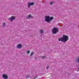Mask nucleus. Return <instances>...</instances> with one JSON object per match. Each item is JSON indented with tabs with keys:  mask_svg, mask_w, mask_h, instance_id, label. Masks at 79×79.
Masks as SVG:
<instances>
[{
	"mask_svg": "<svg viewBox=\"0 0 79 79\" xmlns=\"http://www.w3.org/2000/svg\"><path fill=\"white\" fill-rule=\"evenodd\" d=\"M69 37L68 36L64 35L62 38L59 39V41H61L63 42H66L68 40Z\"/></svg>",
	"mask_w": 79,
	"mask_h": 79,
	"instance_id": "obj_1",
	"label": "nucleus"
},
{
	"mask_svg": "<svg viewBox=\"0 0 79 79\" xmlns=\"http://www.w3.org/2000/svg\"><path fill=\"white\" fill-rule=\"evenodd\" d=\"M54 19L53 17H50L49 16H45V21L47 22L48 23H50L51 21H52Z\"/></svg>",
	"mask_w": 79,
	"mask_h": 79,
	"instance_id": "obj_2",
	"label": "nucleus"
},
{
	"mask_svg": "<svg viewBox=\"0 0 79 79\" xmlns=\"http://www.w3.org/2000/svg\"><path fill=\"white\" fill-rule=\"evenodd\" d=\"M52 31L53 34H56V33H58V32L59 30L58 28L55 27H54L52 29Z\"/></svg>",
	"mask_w": 79,
	"mask_h": 79,
	"instance_id": "obj_3",
	"label": "nucleus"
},
{
	"mask_svg": "<svg viewBox=\"0 0 79 79\" xmlns=\"http://www.w3.org/2000/svg\"><path fill=\"white\" fill-rule=\"evenodd\" d=\"M34 17L31 15V14H29L27 16V19H30L31 18L32 19Z\"/></svg>",
	"mask_w": 79,
	"mask_h": 79,
	"instance_id": "obj_4",
	"label": "nucleus"
},
{
	"mask_svg": "<svg viewBox=\"0 0 79 79\" xmlns=\"http://www.w3.org/2000/svg\"><path fill=\"white\" fill-rule=\"evenodd\" d=\"M15 19V17L14 16H12L11 18L9 19V20H10L11 21H13Z\"/></svg>",
	"mask_w": 79,
	"mask_h": 79,
	"instance_id": "obj_5",
	"label": "nucleus"
},
{
	"mask_svg": "<svg viewBox=\"0 0 79 79\" xmlns=\"http://www.w3.org/2000/svg\"><path fill=\"white\" fill-rule=\"evenodd\" d=\"M2 77L4 78V79H8V75H5V74H3L2 75Z\"/></svg>",
	"mask_w": 79,
	"mask_h": 79,
	"instance_id": "obj_6",
	"label": "nucleus"
},
{
	"mask_svg": "<svg viewBox=\"0 0 79 79\" xmlns=\"http://www.w3.org/2000/svg\"><path fill=\"white\" fill-rule=\"evenodd\" d=\"M34 5V2H28V7H30L31 6V5L32 6V5Z\"/></svg>",
	"mask_w": 79,
	"mask_h": 79,
	"instance_id": "obj_7",
	"label": "nucleus"
},
{
	"mask_svg": "<svg viewBox=\"0 0 79 79\" xmlns=\"http://www.w3.org/2000/svg\"><path fill=\"white\" fill-rule=\"evenodd\" d=\"M22 47V45L20 44H19L17 46H16V47L18 48H21Z\"/></svg>",
	"mask_w": 79,
	"mask_h": 79,
	"instance_id": "obj_8",
	"label": "nucleus"
},
{
	"mask_svg": "<svg viewBox=\"0 0 79 79\" xmlns=\"http://www.w3.org/2000/svg\"><path fill=\"white\" fill-rule=\"evenodd\" d=\"M34 54V52H31L30 54H31V55H30V57H31V56H32V55H33Z\"/></svg>",
	"mask_w": 79,
	"mask_h": 79,
	"instance_id": "obj_9",
	"label": "nucleus"
},
{
	"mask_svg": "<svg viewBox=\"0 0 79 79\" xmlns=\"http://www.w3.org/2000/svg\"><path fill=\"white\" fill-rule=\"evenodd\" d=\"M40 34H43V33H44V30L42 29H41L40 30Z\"/></svg>",
	"mask_w": 79,
	"mask_h": 79,
	"instance_id": "obj_10",
	"label": "nucleus"
},
{
	"mask_svg": "<svg viewBox=\"0 0 79 79\" xmlns=\"http://www.w3.org/2000/svg\"><path fill=\"white\" fill-rule=\"evenodd\" d=\"M2 26L3 27L5 26H6V24H5V23H4L3 24Z\"/></svg>",
	"mask_w": 79,
	"mask_h": 79,
	"instance_id": "obj_11",
	"label": "nucleus"
},
{
	"mask_svg": "<svg viewBox=\"0 0 79 79\" xmlns=\"http://www.w3.org/2000/svg\"><path fill=\"white\" fill-rule=\"evenodd\" d=\"M29 77H30V76H29V75H27L26 77V78H29Z\"/></svg>",
	"mask_w": 79,
	"mask_h": 79,
	"instance_id": "obj_12",
	"label": "nucleus"
},
{
	"mask_svg": "<svg viewBox=\"0 0 79 79\" xmlns=\"http://www.w3.org/2000/svg\"><path fill=\"white\" fill-rule=\"evenodd\" d=\"M50 5H53V2H50Z\"/></svg>",
	"mask_w": 79,
	"mask_h": 79,
	"instance_id": "obj_13",
	"label": "nucleus"
},
{
	"mask_svg": "<svg viewBox=\"0 0 79 79\" xmlns=\"http://www.w3.org/2000/svg\"><path fill=\"white\" fill-rule=\"evenodd\" d=\"M42 58H43V59H44V58H45V56H42Z\"/></svg>",
	"mask_w": 79,
	"mask_h": 79,
	"instance_id": "obj_14",
	"label": "nucleus"
},
{
	"mask_svg": "<svg viewBox=\"0 0 79 79\" xmlns=\"http://www.w3.org/2000/svg\"><path fill=\"white\" fill-rule=\"evenodd\" d=\"M30 53V51H28L27 52V54H29V53Z\"/></svg>",
	"mask_w": 79,
	"mask_h": 79,
	"instance_id": "obj_15",
	"label": "nucleus"
},
{
	"mask_svg": "<svg viewBox=\"0 0 79 79\" xmlns=\"http://www.w3.org/2000/svg\"><path fill=\"white\" fill-rule=\"evenodd\" d=\"M48 68H49V66H48L47 67V68H46V69H48Z\"/></svg>",
	"mask_w": 79,
	"mask_h": 79,
	"instance_id": "obj_16",
	"label": "nucleus"
},
{
	"mask_svg": "<svg viewBox=\"0 0 79 79\" xmlns=\"http://www.w3.org/2000/svg\"><path fill=\"white\" fill-rule=\"evenodd\" d=\"M77 69V70H78V69H79V68H78Z\"/></svg>",
	"mask_w": 79,
	"mask_h": 79,
	"instance_id": "obj_17",
	"label": "nucleus"
},
{
	"mask_svg": "<svg viewBox=\"0 0 79 79\" xmlns=\"http://www.w3.org/2000/svg\"><path fill=\"white\" fill-rule=\"evenodd\" d=\"M36 58H37L36 57H35V59H36Z\"/></svg>",
	"mask_w": 79,
	"mask_h": 79,
	"instance_id": "obj_18",
	"label": "nucleus"
},
{
	"mask_svg": "<svg viewBox=\"0 0 79 79\" xmlns=\"http://www.w3.org/2000/svg\"><path fill=\"white\" fill-rule=\"evenodd\" d=\"M34 79H35V78H34Z\"/></svg>",
	"mask_w": 79,
	"mask_h": 79,
	"instance_id": "obj_19",
	"label": "nucleus"
},
{
	"mask_svg": "<svg viewBox=\"0 0 79 79\" xmlns=\"http://www.w3.org/2000/svg\"><path fill=\"white\" fill-rule=\"evenodd\" d=\"M63 35H64V34H63Z\"/></svg>",
	"mask_w": 79,
	"mask_h": 79,
	"instance_id": "obj_20",
	"label": "nucleus"
}]
</instances>
